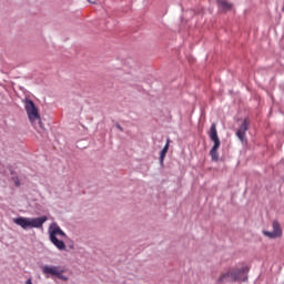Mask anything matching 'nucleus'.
<instances>
[{
    "label": "nucleus",
    "instance_id": "1",
    "mask_svg": "<svg viewBox=\"0 0 284 284\" xmlns=\"http://www.w3.org/2000/svg\"><path fill=\"white\" fill-rule=\"evenodd\" d=\"M247 272H250V267L247 266L230 268L227 272L221 274L217 278V283H236V281H247Z\"/></svg>",
    "mask_w": 284,
    "mask_h": 284
},
{
    "label": "nucleus",
    "instance_id": "2",
    "mask_svg": "<svg viewBox=\"0 0 284 284\" xmlns=\"http://www.w3.org/2000/svg\"><path fill=\"white\" fill-rule=\"evenodd\" d=\"M45 221H48V216H40V217L20 216V217L13 219V223L22 227V230H32L34 227L40 230L43 227V223H45Z\"/></svg>",
    "mask_w": 284,
    "mask_h": 284
},
{
    "label": "nucleus",
    "instance_id": "3",
    "mask_svg": "<svg viewBox=\"0 0 284 284\" xmlns=\"http://www.w3.org/2000/svg\"><path fill=\"white\" fill-rule=\"evenodd\" d=\"M57 236L60 239H65V232L61 230L58 223H52L49 226V240L52 242V244L58 248V250H65V242L62 240H59Z\"/></svg>",
    "mask_w": 284,
    "mask_h": 284
},
{
    "label": "nucleus",
    "instance_id": "4",
    "mask_svg": "<svg viewBox=\"0 0 284 284\" xmlns=\"http://www.w3.org/2000/svg\"><path fill=\"white\" fill-rule=\"evenodd\" d=\"M209 138L213 141V146L210 151V156L212 161H219V149L221 148V139H219V131H216V123L211 124V129L209 131Z\"/></svg>",
    "mask_w": 284,
    "mask_h": 284
},
{
    "label": "nucleus",
    "instance_id": "5",
    "mask_svg": "<svg viewBox=\"0 0 284 284\" xmlns=\"http://www.w3.org/2000/svg\"><path fill=\"white\" fill-rule=\"evenodd\" d=\"M63 272H65L61 266H43L42 273L45 275L47 278H50V276L60 278V281H68V277L63 275Z\"/></svg>",
    "mask_w": 284,
    "mask_h": 284
},
{
    "label": "nucleus",
    "instance_id": "6",
    "mask_svg": "<svg viewBox=\"0 0 284 284\" xmlns=\"http://www.w3.org/2000/svg\"><path fill=\"white\" fill-rule=\"evenodd\" d=\"M24 108L29 116V121H31V123H34V121H39L41 125V115H39V109H37L34 102L32 100H26Z\"/></svg>",
    "mask_w": 284,
    "mask_h": 284
},
{
    "label": "nucleus",
    "instance_id": "7",
    "mask_svg": "<svg viewBox=\"0 0 284 284\" xmlns=\"http://www.w3.org/2000/svg\"><path fill=\"white\" fill-rule=\"evenodd\" d=\"M273 231H263V235L267 239H281L283 236V229L278 220H274L272 223Z\"/></svg>",
    "mask_w": 284,
    "mask_h": 284
},
{
    "label": "nucleus",
    "instance_id": "8",
    "mask_svg": "<svg viewBox=\"0 0 284 284\" xmlns=\"http://www.w3.org/2000/svg\"><path fill=\"white\" fill-rule=\"evenodd\" d=\"M250 130V119L245 118L242 122V124L240 125L237 132H236V136L237 139L243 143L245 142V134L246 132Z\"/></svg>",
    "mask_w": 284,
    "mask_h": 284
},
{
    "label": "nucleus",
    "instance_id": "9",
    "mask_svg": "<svg viewBox=\"0 0 284 284\" xmlns=\"http://www.w3.org/2000/svg\"><path fill=\"white\" fill-rule=\"evenodd\" d=\"M168 150H170V142H166L162 151L160 152V164L163 165V161H165V156L168 154Z\"/></svg>",
    "mask_w": 284,
    "mask_h": 284
},
{
    "label": "nucleus",
    "instance_id": "10",
    "mask_svg": "<svg viewBox=\"0 0 284 284\" xmlns=\"http://www.w3.org/2000/svg\"><path fill=\"white\" fill-rule=\"evenodd\" d=\"M217 4L222 10H232V3L227 2V0H217Z\"/></svg>",
    "mask_w": 284,
    "mask_h": 284
},
{
    "label": "nucleus",
    "instance_id": "11",
    "mask_svg": "<svg viewBox=\"0 0 284 284\" xmlns=\"http://www.w3.org/2000/svg\"><path fill=\"white\" fill-rule=\"evenodd\" d=\"M116 128H118V130H120V132H123V126L122 125L116 124Z\"/></svg>",
    "mask_w": 284,
    "mask_h": 284
},
{
    "label": "nucleus",
    "instance_id": "12",
    "mask_svg": "<svg viewBox=\"0 0 284 284\" xmlns=\"http://www.w3.org/2000/svg\"><path fill=\"white\" fill-rule=\"evenodd\" d=\"M16 185L19 187V185H21V183L19 182V180L16 181Z\"/></svg>",
    "mask_w": 284,
    "mask_h": 284
},
{
    "label": "nucleus",
    "instance_id": "13",
    "mask_svg": "<svg viewBox=\"0 0 284 284\" xmlns=\"http://www.w3.org/2000/svg\"><path fill=\"white\" fill-rule=\"evenodd\" d=\"M26 284H32V280H28Z\"/></svg>",
    "mask_w": 284,
    "mask_h": 284
}]
</instances>
